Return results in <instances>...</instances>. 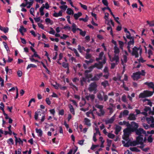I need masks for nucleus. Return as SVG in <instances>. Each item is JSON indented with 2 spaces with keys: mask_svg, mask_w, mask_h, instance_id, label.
I'll list each match as a JSON object with an SVG mask.
<instances>
[{
  "mask_svg": "<svg viewBox=\"0 0 154 154\" xmlns=\"http://www.w3.org/2000/svg\"><path fill=\"white\" fill-rule=\"evenodd\" d=\"M131 126L133 128H127L124 130V135L122 136V138L123 139L126 141H128V140L129 135L131 132L134 131L138 127V124L134 122H131Z\"/></svg>",
  "mask_w": 154,
  "mask_h": 154,
  "instance_id": "1",
  "label": "nucleus"
},
{
  "mask_svg": "<svg viewBox=\"0 0 154 154\" xmlns=\"http://www.w3.org/2000/svg\"><path fill=\"white\" fill-rule=\"evenodd\" d=\"M112 43L115 45V46L114 48V54L113 57L111 58V56L108 54V56L111 62H113V61H116L117 63L119 60V53L120 51L119 48L117 46V43L116 41L114 40H112Z\"/></svg>",
  "mask_w": 154,
  "mask_h": 154,
  "instance_id": "2",
  "label": "nucleus"
},
{
  "mask_svg": "<svg viewBox=\"0 0 154 154\" xmlns=\"http://www.w3.org/2000/svg\"><path fill=\"white\" fill-rule=\"evenodd\" d=\"M144 142L143 136H138L136 138V142H129L128 141L126 143H125L124 141H122V143L124 144V146L126 147H128L130 146H134L137 144H142Z\"/></svg>",
  "mask_w": 154,
  "mask_h": 154,
  "instance_id": "3",
  "label": "nucleus"
},
{
  "mask_svg": "<svg viewBox=\"0 0 154 154\" xmlns=\"http://www.w3.org/2000/svg\"><path fill=\"white\" fill-rule=\"evenodd\" d=\"M142 52V49L140 47L137 48L134 47L132 50V51L131 53L133 56H134L136 57H138L139 56H140Z\"/></svg>",
  "mask_w": 154,
  "mask_h": 154,
  "instance_id": "4",
  "label": "nucleus"
},
{
  "mask_svg": "<svg viewBox=\"0 0 154 154\" xmlns=\"http://www.w3.org/2000/svg\"><path fill=\"white\" fill-rule=\"evenodd\" d=\"M146 74V72L144 70H142L141 72L138 71L134 73L132 77L134 80H137L138 79L140 78V75L145 76Z\"/></svg>",
  "mask_w": 154,
  "mask_h": 154,
  "instance_id": "5",
  "label": "nucleus"
},
{
  "mask_svg": "<svg viewBox=\"0 0 154 154\" xmlns=\"http://www.w3.org/2000/svg\"><path fill=\"white\" fill-rule=\"evenodd\" d=\"M154 92V91L153 92L148 91H144L139 94V98H141L150 97L153 94Z\"/></svg>",
  "mask_w": 154,
  "mask_h": 154,
  "instance_id": "6",
  "label": "nucleus"
},
{
  "mask_svg": "<svg viewBox=\"0 0 154 154\" xmlns=\"http://www.w3.org/2000/svg\"><path fill=\"white\" fill-rule=\"evenodd\" d=\"M103 61L102 62L99 61L98 63H95L93 66H91L89 67V69H91L88 72H91V71H92L94 68L95 67H96L98 69H101L103 67Z\"/></svg>",
  "mask_w": 154,
  "mask_h": 154,
  "instance_id": "7",
  "label": "nucleus"
},
{
  "mask_svg": "<svg viewBox=\"0 0 154 154\" xmlns=\"http://www.w3.org/2000/svg\"><path fill=\"white\" fill-rule=\"evenodd\" d=\"M109 14L108 13H105V16L104 17V18L105 19V22L106 23L107 22V24L108 25H110V23L113 26H114V22L112 21V20H108V17H109Z\"/></svg>",
  "mask_w": 154,
  "mask_h": 154,
  "instance_id": "8",
  "label": "nucleus"
},
{
  "mask_svg": "<svg viewBox=\"0 0 154 154\" xmlns=\"http://www.w3.org/2000/svg\"><path fill=\"white\" fill-rule=\"evenodd\" d=\"M97 85L95 82H93L91 83L89 85L88 88L89 90L90 91H96Z\"/></svg>",
  "mask_w": 154,
  "mask_h": 154,
  "instance_id": "9",
  "label": "nucleus"
},
{
  "mask_svg": "<svg viewBox=\"0 0 154 154\" xmlns=\"http://www.w3.org/2000/svg\"><path fill=\"white\" fill-rule=\"evenodd\" d=\"M135 131L136 134L139 136H142L141 135L142 134H144L146 136L147 135L146 132L143 128H139L137 129Z\"/></svg>",
  "mask_w": 154,
  "mask_h": 154,
  "instance_id": "10",
  "label": "nucleus"
},
{
  "mask_svg": "<svg viewBox=\"0 0 154 154\" xmlns=\"http://www.w3.org/2000/svg\"><path fill=\"white\" fill-rule=\"evenodd\" d=\"M104 53L103 52H101L99 54V57L96 58L97 61H98L100 60H103V63H106V58L104 56Z\"/></svg>",
  "mask_w": 154,
  "mask_h": 154,
  "instance_id": "11",
  "label": "nucleus"
},
{
  "mask_svg": "<svg viewBox=\"0 0 154 154\" xmlns=\"http://www.w3.org/2000/svg\"><path fill=\"white\" fill-rule=\"evenodd\" d=\"M130 40H131L128 43V46L127 47L128 51L130 53L131 52V51L130 50V48L131 47L133 46L134 44L133 38Z\"/></svg>",
  "mask_w": 154,
  "mask_h": 154,
  "instance_id": "12",
  "label": "nucleus"
},
{
  "mask_svg": "<svg viewBox=\"0 0 154 154\" xmlns=\"http://www.w3.org/2000/svg\"><path fill=\"white\" fill-rule=\"evenodd\" d=\"M98 134H99L100 135L99 129L97 128H96L94 131V133L93 137V140L94 142H96L97 140L96 137Z\"/></svg>",
  "mask_w": 154,
  "mask_h": 154,
  "instance_id": "13",
  "label": "nucleus"
},
{
  "mask_svg": "<svg viewBox=\"0 0 154 154\" xmlns=\"http://www.w3.org/2000/svg\"><path fill=\"white\" fill-rule=\"evenodd\" d=\"M145 61V60H143V59L140 58L139 60V62L138 63L137 61L135 62L134 64V67L137 68H139L140 66V63H139V62L143 63Z\"/></svg>",
  "mask_w": 154,
  "mask_h": 154,
  "instance_id": "14",
  "label": "nucleus"
},
{
  "mask_svg": "<svg viewBox=\"0 0 154 154\" xmlns=\"http://www.w3.org/2000/svg\"><path fill=\"white\" fill-rule=\"evenodd\" d=\"M52 86L56 89H58L60 88L62 90H65L66 89V87L65 86L62 87V86L56 83L55 85L51 84Z\"/></svg>",
  "mask_w": 154,
  "mask_h": 154,
  "instance_id": "15",
  "label": "nucleus"
},
{
  "mask_svg": "<svg viewBox=\"0 0 154 154\" xmlns=\"http://www.w3.org/2000/svg\"><path fill=\"white\" fill-rule=\"evenodd\" d=\"M129 111L127 110H125L123 112H121L119 115V117L121 118L123 117L127 116L128 115Z\"/></svg>",
  "mask_w": 154,
  "mask_h": 154,
  "instance_id": "16",
  "label": "nucleus"
},
{
  "mask_svg": "<svg viewBox=\"0 0 154 154\" xmlns=\"http://www.w3.org/2000/svg\"><path fill=\"white\" fill-rule=\"evenodd\" d=\"M42 111V110L40 109H39L36 112H35L34 116V118L35 120H37L38 118L39 117V116H41Z\"/></svg>",
  "mask_w": 154,
  "mask_h": 154,
  "instance_id": "17",
  "label": "nucleus"
},
{
  "mask_svg": "<svg viewBox=\"0 0 154 154\" xmlns=\"http://www.w3.org/2000/svg\"><path fill=\"white\" fill-rule=\"evenodd\" d=\"M103 73H100L95 75L94 77L92 78L93 80H98L102 76Z\"/></svg>",
  "mask_w": 154,
  "mask_h": 154,
  "instance_id": "18",
  "label": "nucleus"
},
{
  "mask_svg": "<svg viewBox=\"0 0 154 154\" xmlns=\"http://www.w3.org/2000/svg\"><path fill=\"white\" fill-rule=\"evenodd\" d=\"M104 93L103 91H100L97 94V97L100 100H103V97L104 95Z\"/></svg>",
  "mask_w": 154,
  "mask_h": 154,
  "instance_id": "19",
  "label": "nucleus"
},
{
  "mask_svg": "<svg viewBox=\"0 0 154 154\" xmlns=\"http://www.w3.org/2000/svg\"><path fill=\"white\" fill-rule=\"evenodd\" d=\"M89 69V70H87L85 71V75L86 77V78H91L92 77V75L91 74H88V72H88L91 69Z\"/></svg>",
  "mask_w": 154,
  "mask_h": 154,
  "instance_id": "20",
  "label": "nucleus"
},
{
  "mask_svg": "<svg viewBox=\"0 0 154 154\" xmlns=\"http://www.w3.org/2000/svg\"><path fill=\"white\" fill-rule=\"evenodd\" d=\"M80 30V29L77 27L76 25L74 23L72 24V31L73 33H75L76 30Z\"/></svg>",
  "mask_w": 154,
  "mask_h": 154,
  "instance_id": "21",
  "label": "nucleus"
},
{
  "mask_svg": "<svg viewBox=\"0 0 154 154\" xmlns=\"http://www.w3.org/2000/svg\"><path fill=\"white\" fill-rule=\"evenodd\" d=\"M98 112L96 111V113L99 116H103L104 114V111L103 109L98 110Z\"/></svg>",
  "mask_w": 154,
  "mask_h": 154,
  "instance_id": "22",
  "label": "nucleus"
},
{
  "mask_svg": "<svg viewBox=\"0 0 154 154\" xmlns=\"http://www.w3.org/2000/svg\"><path fill=\"white\" fill-rule=\"evenodd\" d=\"M19 31L21 34L23 35V33L26 32V28H24L23 26H20V27L19 29Z\"/></svg>",
  "mask_w": 154,
  "mask_h": 154,
  "instance_id": "23",
  "label": "nucleus"
},
{
  "mask_svg": "<svg viewBox=\"0 0 154 154\" xmlns=\"http://www.w3.org/2000/svg\"><path fill=\"white\" fill-rule=\"evenodd\" d=\"M86 115L88 117L92 118L94 119V116L93 114V112L91 110L89 112H87Z\"/></svg>",
  "mask_w": 154,
  "mask_h": 154,
  "instance_id": "24",
  "label": "nucleus"
},
{
  "mask_svg": "<svg viewBox=\"0 0 154 154\" xmlns=\"http://www.w3.org/2000/svg\"><path fill=\"white\" fill-rule=\"evenodd\" d=\"M136 116L134 114H130L128 117V119L130 120H134L136 119Z\"/></svg>",
  "mask_w": 154,
  "mask_h": 154,
  "instance_id": "25",
  "label": "nucleus"
},
{
  "mask_svg": "<svg viewBox=\"0 0 154 154\" xmlns=\"http://www.w3.org/2000/svg\"><path fill=\"white\" fill-rule=\"evenodd\" d=\"M115 119V115L112 117L110 119H108L106 121V124H110L112 123Z\"/></svg>",
  "mask_w": 154,
  "mask_h": 154,
  "instance_id": "26",
  "label": "nucleus"
},
{
  "mask_svg": "<svg viewBox=\"0 0 154 154\" xmlns=\"http://www.w3.org/2000/svg\"><path fill=\"white\" fill-rule=\"evenodd\" d=\"M85 97L86 99L88 100H92L94 99L95 97L94 95L91 94L88 96H87Z\"/></svg>",
  "mask_w": 154,
  "mask_h": 154,
  "instance_id": "27",
  "label": "nucleus"
},
{
  "mask_svg": "<svg viewBox=\"0 0 154 154\" xmlns=\"http://www.w3.org/2000/svg\"><path fill=\"white\" fill-rule=\"evenodd\" d=\"M144 84L145 85H147L149 87L151 88H152L153 89L154 88V85L153 83L152 82H146L144 83Z\"/></svg>",
  "mask_w": 154,
  "mask_h": 154,
  "instance_id": "28",
  "label": "nucleus"
},
{
  "mask_svg": "<svg viewBox=\"0 0 154 154\" xmlns=\"http://www.w3.org/2000/svg\"><path fill=\"white\" fill-rule=\"evenodd\" d=\"M36 132L38 134V136L39 137H41L42 135V131L40 129H38L36 128L35 129Z\"/></svg>",
  "mask_w": 154,
  "mask_h": 154,
  "instance_id": "29",
  "label": "nucleus"
},
{
  "mask_svg": "<svg viewBox=\"0 0 154 154\" xmlns=\"http://www.w3.org/2000/svg\"><path fill=\"white\" fill-rule=\"evenodd\" d=\"M44 4H43L42 6L39 9V11L40 13V14L41 16H43L44 14L45 13L44 12Z\"/></svg>",
  "mask_w": 154,
  "mask_h": 154,
  "instance_id": "30",
  "label": "nucleus"
},
{
  "mask_svg": "<svg viewBox=\"0 0 154 154\" xmlns=\"http://www.w3.org/2000/svg\"><path fill=\"white\" fill-rule=\"evenodd\" d=\"M62 11H60L58 13H57L54 11V13L53 14V16L56 17H58L61 16H62Z\"/></svg>",
  "mask_w": 154,
  "mask_h": 154,
  "instance_id": "31",
  "label": "nucleus"
},
{
  "mask_svg": "<svg viewBox=\"0 0 154 154\" xmlns=\"http://www.w3.org/2000/svg\"><path fill=\"white\" fill-rule=\"evenodd\" d=\"M121 128L120 126L118 125L116 126L115 128V134H118L119 132L121 130Z\"/></svg>",
  "mask_w": 154,
  "mask_h": 154,
  "instance_id": "32",
  "label": "nucleus"
},
{
  "mask_svg": "<svg viewBox=\"0 0 154 154\" xmlns=\"http://www.w3.org/2000/svg\"><path fill=\"white\" fill-rule=\"evenodd\" d=\"M15 138V142L16 143H18L19 144H23V141L20 138H17L16 136H14Z\"/></svg>",
  "mask_w": 154,
  "mask_h": 154,
  "instance_id": "33",
  "label": "nucleus"
},
{
  "mask_svg": "<svg viewBox=\"0 0 154 154\" xmlns=\"http://www.w3.org/2000/svg\"><path fill=\"white\" fill-rule=\"evenodd\" d=\"M84 122L86 125L90 126L91 125L90 120L87 118H85L84 119Z\"/></svg>",
  "mask_w": 154,
  "mask_h": 154,
  "instance_id": "34",
  "label": "nucleus"
},
{
  "mask_svg": "<svg viewBox=\"0 0 154 154\" xmlns=\"http://www.w3.org/2000/svg\"><path fill=\"white\" fill-rule=\"evenodd\" d=\"M82 15V13L79 12L77 14H75L74 15V17L75 20H77L78 18Z\"/></svg>",
  "mask_w": 154,
  "mask_h": 154,
  "instance_id": "35",
  "label": "nucleus"
},
{
  "mask_svg": "<svg viewBox=\"0 0 154 154\" xmlns=\"http://www.w3.org/2000/svg\"><path fill=\"white\" fill-rule=\"evenodd\" d=\"M69 108L70 112L73 114L74 115L75 112L74 110V109L73 107V106L71 104H69Z\"/></svg>",
  "mask_w": 154,
  "mask_h": 154,
  "instance_id": "36",
  "label": "nucleus"
},
{
  "mask_svg": "<svg viewBox=\"0 0 154 154\" xmlns=\"http://www.w3.org/2000/svg\"><path fill=\"white\" fill-rule=\"evenodd\" d=\"M66 12L69 15H72L74 14L73 11L70 8H68L67 9Z\"/></svg>",
  "mask_w": 154,
  "mask_h": 154,
  "instance_id": "37",
  "label": "nucleus"
},
{
  "mask_svg": "<svg viewBox=\"0 0 154 154\" xmlns=\"http://www.w3.org/2000/svg\"><path fill=\"white\" fill-rule=\"evenodd\" d=\"M45 21L47 24H50L52 25L53 23V22L50 19L48 18H46L45 19Z\"/></svg>",
  "mask_w": 154,
  "mask_h": 154,
  "instance_id": "38",
  "label": "nucleus"
},
{
  "mask_svg": "<svg viewBox=\"0 0 154 154\" xmlns=\"http://www.w3.org/2000/svg\"><path fill=\"white\" fill-rule=\"evenodd\" d=\"M127 61V57L126 55H124L123 59H121L122 63L123 65L124 63H126Z\"/></svg>",
  "mask_w": 154,
  "mask_h": 154,
  "instance_id": "39",
  "label": "nucleus"
},
{
  "mask_svg": "<svg viewBox=\"0 0 154 154\" xmlns=\"http://www.w3.org/2000/svg\"><path fill=\"white\" fill-rule=\"evenodd\" d=\"M0 29L3 31L5 33H6L8 32V29L7 27H3L0 26Z\"/></svg>",
  "mask_w": 154,
  "mask_h": 154,
  "instance_id": "40",
  "label": "nucleus"
},
{
  "mask_svg": "<svg viewBox=\"0 0 154 154\" xmlns=\"http://www.w3.org/2000/svg\"><path fill=\"white\" fill-rule=\"evenodd\" d=\"M78 49L80 52H82L83 51H85V48L83 46L81 47L79 45L78 46Z\"/></svg>",
  "mask_w": 154,
  "mask_h": 154,
  "instance_id": "41",
  "label": "nucleus"
},
{
  "mask_svg": "<svg viewBox=\"0 0 154 154\" xmlns=\"http://www.w3.org/2000/svg\"><path fill=\"white\" fill-rule=\"evenodd\" d=\"M119 124L120 125H126L127 126H128L129 125V124L128 122H127L126 121H124L123 122H120L119 123Z\"/></svg>",
  "mask_w": 154,
  "mask_h": 154,
  "instance_id": "42",
  "label": "nucleus"
},
{
  "mask_svg": "<svg viewBox=\"0 0 154 154\" xmlns=\"http://www.w3.org/2000/svg\"><path fill=\"white\" fill-rule=\"evenodd\" d=\"M101 85L104 88L109 85V83L107 81H104L101 82Z\"/></svg>",
  "mask_w": 154,
  "mask_h": 154,
  "instance_id": "43",
  "label": "nucleus"
},
{
  "mask_svg": "<svg viewBox=\"0 0 154 154\" xmlns=\"http://www.w3.org/2000/svg\"><path fill=\"white\" fill-rule=\"evenodd\" d=\"M106 9H107L110 12V14H111V15L113 16V18L115 17L114 15L113 14L112 12L110 9L108 7H105L104 8H102V10L103 11H104Z\"/></svg>",
  "mask_w": 154,
  "mask_h": 154,
  "instance_id": "44",
  "label": "nucleus"
},
{
  "mask_svg": "<svg viewBox=\"0 0 154 154\" xmlns=\"http://www.w3.org/2000/svg\"><path fill=\"white\" fill-rule=\"evenodd\" d=\"M86 79L85 78L83 77L80 79V82L81 85L83 86L85 82Z\"/></svg>",
  "mask_w": 154,
  "mask_h": 154,
  "instance_id": "45",
  "label": "nucleus"
},
{
  "mask_svg": "<svg viewBox=\"0 0 154 154\" xmlns=\"http://www.w3.org/2000/svg\"><path fill=\"white\" fill-rule=\"evenodd\" d=\"M37 67V66L34 64H29L27 67V69H29V68H36Z\"/></svg>",
  "mask_w": 154,
  "mask_h": 154,
  "instance_id": "46",
  "label": "nucleus"
},
{
  "mask_svg": "<svg viewBox=\"0 0 154 154\" xmlns=\"http://www.w3.org/2000/svg\"><path fill=\"white\" fill-rule=\"evenodd\" d=\"M147 141H148L150 143H151L152 142L153 140V139L152 138V135H149L147 138Z\"/></svg>",
  "mask_w": 154,
  "mask_h": 154,
  "instance_id": "47",
  "label": "nucleus"
},
{
  "mask_svg": "<svg viewBox=\"0 0 154 154\" xmlns=\"http://www.w3.org/2000/svg\"><path fill=\"white\" fill-rule=\"evenodd\" d=\"M119 43L120 48L122 50L123 49V47L124 44V42L121 41H119Z\"/></svg>",
  "mask_w": 154,
  "mask_h": 154,
  "instance_id": "48",
  "label": "nucleus"
},
{
  "mask_svg": "<svg viewBox=\"0 0 154 154\" xmlns=\"http://www.w3.org/2000/svg\"><path fill=\"white\" fill-rule=\"evenodd\" d=\"M153 54L152 52V50L150 49L149 50L148 52V57L149 58H151V56Z\"/></svg>",
  "mask_w": 154,
  "mask_h": 154,
  "instance_id": "49",
  "label": "nucleus"
},
{
  "mask_svg": "<svg viewBox=\"0 0 154 154\" xmlns=\"http://www.w3.org/2000/svg\"><path fill=\"white\" fill-rule=\"evenodd\" d=\"M126 35L127 38L129 39H131L133 38L131 36L129 32L126 33Z\"/></svg>",
  "mask_w": 154,
  "mask_h": 154,
  "instance_id": "50",
  "label": "nucleus"
},
{
  "mask_svg": "<svg viewBox=\"0 0 154 154\" xmlns=\"http://www.w3.org/2000/svg\"><path fill=\"white\" fill-rule=\"evenodd\" d=\"M86 105L88 106V107L87 108H82L80 109L82 111H86L88 110L89 109V107L90 106V105L88 104H87Z\"/></svg>",
  "mask_w": 154,
  "mask_h": 154,
  "instance_id": "51",
  "label": "nucleus"
},
{
  "mask_svg": "<svg viewBox=\"0 0 154 154\" xmlns=\"http://www.w3.org/2000/svg\"><path fill=\"white\" fill-rule=\"evenodd\" d=\"M142 125L144 128L146 130L149 129L150 127V125L149 126L148 125L144 123L142 124Z\"/></svg>",
  "mask_w": 154,
  "mask_h": 154,
  "instance_id": "52",
  "label": "nucleus"
},
{
  "mask_svg": "<svg viewBox=\"0 0 154 154\" xmlns=\"http://www.w3.org/2000/svg\"><path fill=\"white\" fill-rule=\"evenodd\" d=\"M63 57V54L60 53L59 55V59L58 60V61H57V63H58L59 64L61 65V63L59 62V60H61L62 57Z\"/></svg>",
  "mask_w": 154,
  "mask_h": 154,
  "instance_id": "53",
  "label": "nucleus"
},
{
  "mask_svg": "<svg viewBox=\"0 0 154 154\" xmlns=\"http://www.w3.org/2000/svg\"><path fill=\"white\" fill-rule=\"evenodd\" d=\"M8 143L9 144H14V141L12 138L9 139L7 141Z\"/></svg>",
  "mask_w": 154,
  "mask_h": 154,
  "instance_id": "54",
  "label": "nucleus"
},
{
  "mask_svg": "<svg viewBox=\"0 0 154 154\" xmlns=\"http://www.w3.org/2000/svg\"><path fill=\"white\" fill-rule=\"evenodd\" d=\"M79 4L80 5L81 7L85 10H87V7L85 5L82 4L81 3L79 2Z\"/></svg>",
  "mask_w": 154,
  "mask_h": 154,
  "instance_id": "55",
  "label": "nucleus"
},
{
  "mask_svg": "<svg viewBox=\"0 0 154 154\" xmlns=\"http://www.w3.org/2000/svg\"><path fill=\"white\" fill-rule=\"evenodd\" d=\"M63 29H65V30H68L69 31L71 29V27L68 25H66L65 26H64Z\"/></svg>",
  "mask_w": 154,
  "mask_h": 154,
  "instance_id": "56",
  "label": "nucleus"
},
{
  "mask_svg": "<svg viewBox=\"0 0 154 154\" xmlns=\"http://www.w3.org/2000/svg\"><path fill=\"white\" fill-rule=\"evenodd\" d=\"M67 6L66 5H63L60 6V9L65 11L67 8Z\"/></svg>",
  "mask_w": 154,
  "mask_h": 154,
  "instance_id": "57",
  "label": "nucleus"
},
{
  "mask_svg": "<svg viewBox=\"0 0 154 154\" xmlns=\"http://www.w3.org/2000/svg\"><path fill=\"white\" fill-rule=\"evenodd\" d=\"M107 136L109 137L112 139L113 138L115 137V135L114 134L111 133H109Z\"/></svg>",
  "mask_w": 154,
  "mask_h": 154,
  "instance_id": "58",
  "label": "nucleus"
},
{
  "mask_svg": "<svg viewBox=\"0 0 154 154\" xmlns=\"http://www.w3.org/2000/svg\"><path fill=\"white\" fill-rule=\"evenodd\" d=\"M122 100L124 102H127L126 97L125 95H123L122 97Z\"/></svg>",
  "mask_w": 154,
  "mask_h": 154,
  "instance_id": "59",
  "label": "nucleus"
},
{
  "mask_svg": "<svg viewBox=\"0 0 154 154\" xmlns=\"http://www.w3.org/2000/svg\"><path fill=\"white\" fill-rule=\"evenodd\" d=\"M88 17L87 16H86L85 18H81L79 19L80 21L82 20L85 22H86L88 21Z\"/></svg>",
  "mask_w": 154,
  "mask_h": 154,
  "instance_id": "60",
  "label": "nucleus"
},
{
  "mask_svg": "<svg viewBox=\"0 0 154 154\" xmlns=\"http://www.w3.org/2000/svg\"><path fill=\"white\" fill-rule=\"evenodd\" d=\"M29 2H27L26 3V5H32L33 3V0H29Z\"/></svg>",
  "mask_w": 154,
  "mask_h": 154,
  "instance_id": "61",
  "label": "nucleus"
},
{
  "mask_svg": "<svg viewBox=\"0 0 154 154\" xmlns=\"http://www.w3.org/2000/svg\"><path fill=\"white\" fill-rule=\"evenodd\" d=\"M62 66L63 67L65 68H68V69L69 65L68 63L63 62L62 63Z\"/></svg>",
  "mask_w": 154,
  "mask_h": 154,
  "instance_id": "62",
  "label": "nucleus"
},
{
  "mask_svg": "<svg viewBox=\"0 0 154 154\" xmlns=\"http://www.w3.org/2000/svg\"><path fill=\"white\" fill-rule=\"evenodd\" d=\"M85 103V100L83 99H82V100L81 102L80 103V106H82L84 105Z\"/></svg>",
  "mask_w": 154,
  "mask_h": 154,
  "instance_id": "63",
  "label": "nucleus"
},
{
  "mask_svg": "<svg viewBox=\"0 0 154 154\" xmlns=\"http://www.w3.org/2000/svg\"><path fill=\"white\" fill-rule=\"evenodd\" d=\"M151 124L150 125V127L152 128L154 127V119H152L151 121Z\"/></svg>",
  "mask_w": 154,
  "mask_h": 154,
  "instance_id": "64",
  "label": "nucleus"
}]
</instances>
